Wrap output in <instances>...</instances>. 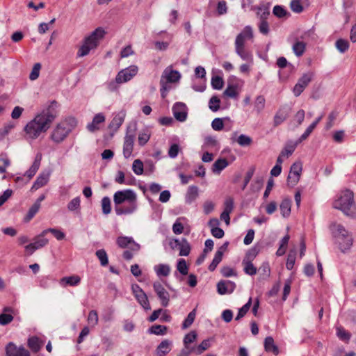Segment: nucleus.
Here are the masks:
<instances>
[{
    "mask_svg": "<svg viewBox=\"0 0 356 356\" xmlns=\"http://www.w3.org/2000/svg\"><path fill=\"white\" fill-rule=\"evenodd\" d=\"M337 49L341 53L346 52L349 48V42L344 39H339L335 43Z\"/></svg>",
    "mask_w": 356,
    "mask_h": 356,
    "instance_id": "nucleus-46",
    "label": "nucleus"
},
{
    "mask_svg": "<svg viewBox=\"0 0 356 356\" xmlns=\"http://www.w3.org/2000/svg\"><path fill=\"white\" fill-rule=\"evenodd\" d=\"M116 243L120 248H129L134 252H138L140 248V245L136 243L131 237L119 236L117 238Z\"/></svg>",
    "mask_w": 356,
    "mask_h": 356,
    "instance_id": "nucleus-12",
    "label": "nucleus"
},
{
    "mask_svg": "<svg viewBox=\"0 0 356 356\" xmlns=\"http://www.w3.org/2000/svg\"><path fill=\"white\" fill-rule=\"evenodd\" d=\"M58 103L53 101L49 106L42 110L29 122L24 128V138L27 140L37 139L51 127L57 116Z\"/></svg>",
    "mask_w": 356,
    "mask_h": 356,
    "instance_id": "nucleus-1",
    "label": "nucleus"
},
{
    "mask_svg": "<svg viewBox=\"0 0 356 356\" xmlns=\"http://www.w3.org/2000/svg\"><path fill=\"white\" fill-rule=\"evenodd\" d=\"M49 179V173H41L35 181L34 184L31 187V191H37L40 188L45 186Z\"/></svg>",
    "mask_w": 356,
    "mask_h": 356,
    "instance_id": "nucleus-22",
    "label": "nucleus"
},
{
    "mask_svg": "<svg viewBox=\"0 0 356 356\" xmlns=\"http://www.w3.org/2000/svg\"><path fill=\"white\" fill-rule=\"evenodd\" d=\"M7 356H30L29 352L24 347H17L14 343H9L6 348Z\"/></svg>",
    "mask_w": 356,
    "mask_h": 356,
    "instance_id": "nucleus-16",
    "label": "nucleus"
},
{
    "mask_svg": "<svg viewBox=\"0 0 356 356\" xmlns=\"http://www.w3.org/2000/svg\"><path fill=\"white\" fill-rule=\"evenodd\" d=\"M354 207V194L350 190L342 191L333 202V207L342 211L346 215H351Z\"/></svg>",
    "mask_w": 356,
    "mask_h": 356,
    "instance_id": "nucleus-5",
    "label": "nucleus"
},
{
    "mask_svg": "<svg viewBox=\"0 0 356 356\" xmlns=\"http://www.w3.org/2000/svg\"><path fill=\"white\" fill-rule=\"evenodd\" d=\"M177 270L183 275H186L188 273V266L184 259H179L177 264Z\"/></svg>",
    "mask_w": 356,
    "mask_h": 356,
    "instance_id": "nucleus-45",
    "label": "nucleus"
},
{
    "mask_svg": "<svg viewBox=\"0 0 356 356\" xmlns=\"http://www.w3.org/2000/svg\"><path fill=\"white\" fill-rule=\"evenodd\" d=\"M13 320V316L10 314H1L0 315V324L6 325Z\"/></svg>",
    "mask_w": 356,
    "mask_h": 356,
    "instance_id": "nucleus-64",
    "label": "nucleus"
},
{
    "mask_svg": "<svg viewBox=\"0 0 356 356\" xmlns=\"http://www.w3.org/2000/svg\"><path fill=\"white\" fill-rule=\"evenodd\" d=\"M27 345L33 353H38L43 346V342L38 337L34 336L29 338Z\"/></svg>",
    "mask_w": 356,
    "mask_h": 356,
    "instance_id": "nucleus-25",
    "label": "nucleus"
},
{
    "mask_svg": "<svg viewBox=\"0 0 356 356\" xmlns=\"http://www.w3.org/2000/svg\"><path fill=\"white\" fill-rule=\"evenodd\" d=\"M265 105L266 99L263 95H259L255 98L254 107L257 113H260L264 109Z\"/></svg>",
    "mask_w": 356,
    "mask_h": 356,
    "instance_id": "nucleus-33",
    "label": "nucleus"
},
{
    "mask_svg": "<svg viewBox=\"0 0 356 356\" xmlns=\"http://www.w3.org/2000/svg\"><path fill=\"white\" fill-rule=\"evenodd\" d=\"M259 30L263 35H268L269 33V24L267 21L261 20L259 24Z\"/></svg>",
    "mask_w": 356,
    "mask_h": 356,
    "instance_id": "nucleus-61",
    "label": "nucleus"
},
{
    "mask_svg": "<svg viewBox=\"0 0 356 356\" xmlns=\"http://www.w3.org/2000/svg\"><path fill=\"white\" fill-rule=\"evenodd\" d=\"M237 143L241 146H249L252 144V140L250 136L241 134L238 136L237 139Z\"/></svg>",
    "mask_w": 356,
    "mask_h": 356,
    "instance_id": "nucleus-55",
    "label": "nucleus"
},
{
    "mask_svg": "<svg viewBox=\"0 0 356 356\" xmlns=\"http://www.w3.org/2000/svg\"><path fill=\"white\" fill-rule=\"evenodd\" d=\"M241 84L238 80L234 83H229L227 88L224 91V95L231 98H237L241 90Z\"/></svg>",
    "mask_w": 356,
    "mask_h": 356,
    "instance_id": "nucleus-20",
    "label": "nucleus"
},
{
    "mask_svg": "<svg viewBox=\"0 0 356 356\" xmlns=\"http://www.w3.org/2000/svg\"><path fill=\"white\" fill-rule=\"evenodd\" d=\"M220 99L216 96H213L209 100V108L212 111H217L220 108Z\"/></svg>",
    "mask_w": 356,
    "mask_h": 356,
    "instance_id": "nucleus-54",
    "label": "nucleus"
},
{
    "mask_svg": "<svg viewBox=\"0 0 356 356\" xmlns=\"http://www.w3.org/2000/svg\"><path fill=\"white\" fill-rule=\"evenodd\" d=\"M229 163L226 159H219L216 160L212 166V171L214 173L220 174V172L225 169Z\"/></svg>",
    "mask_w": 356,
    "mask_h": 356,
    "instance_id": "nucleus-29",
    "label": "nucleus"
},
{
    "mask_svg": "<svg viewBox=\"0 0 356 356\" xmlns=\"http://www.w3.org/2000/svg\"><path fill=\"white\" fill-rule=\"evenodd\" d=\"M305 49L306 44L302 41H296L293 45V51L298 57L303 55L305 51Z\"/></svg>",
    "mask_w": 356,
    "mask_h": 356,
    "instance_id": "nucleus-34",
    "label": "nucleus"
},
{
    "mask_svg": "<svg viewBox=\"0 0 356 356\" xmlns=\"http://www.w3.org/2000/svg\"><path fill=\"white\" fill-rule=\"evenodd\" d=\"M134 139L135 134H129V132L127 131L124 137L123 145V155L126 159L129 158L133 152Z\"/></svg>",
    "mask_w": 356,
    "mask_h": 356,
    "instance_id": "nucleus-14",
    "label": "nucleus"
},
{
    "mask_svg": "<svg viewBox=\"0 0 356 356\" xmlns=\"http://www.w3.org/2000/svg\"><path fill=\"white\" fill-rule=\"evenodd\" d=\"M258 253L259 250L256 248H251L246 252L243 261L252 262V261L256 258Z\"/></svg>",
    "mask_w": 356,
    "mask_h": 356,
    "instance_id": "nucleus-52",
    "label": "nucleus"
},
{
    "mask_svg": "<svg viewBox=\"0 0 356 356\" xmlns=\"http://www.w3.org/2000/svg\"><path fill=\"white\" fill-rule=\"evenodd\" d=\"M292 11L296 13H300L303 11L302 0H292L290 3Z\"/></svg>",
    "mask_w": 356,
    "mask_h": 356,
    "instance_id": "nucleus-51",
    "label": "nucleus"
},
{
    "mask_svg": "<svg viewBox=\"0 0 356 356\" xmlns=\"http://www.w3.org/2000/svg\"><path fill=\"white\" fill-rule=\"evenodd\" d=\"M195 318V310L193 309L188 314L186 318L183 322L182 328L186 329L188 327H190L194 322Z\"/></svg>",
    "mask_w": 356,
    "mask_h": 356,
    "instance_id": "nucleus-50",
    "label": "nucleus"
},
{
    "mask_svg": "<svg viewBox=\"0 0 356 356\" xmlns=\"http://www.w3.org/2000/svg\"><path fill=\"white\" fill-rule=\"evenodd\" d=\"M337 336L339 339L344 342H348L351 337V334L346 330L342 326L337 327Z\"/></svg>",
    "mask_w": 356,
    "mask_h": 356,
    "instance_id": "nucleus-36",
    "label": "nucleus"
},
{
    "mask_svg": "<svg viewBox=\"0 0 356 356\" xmlns=\"http://www.w3.org/2000/svg\"><path fill=\"white\" fill-rule=\"evenodd\" d=\"M153 288L159 298L161 300V305L163 307H167L169 304L170 301V295L169 293L165 289L163 285L159 282H156L153 284Z\"/></svg>",
    "mask_w": 356,
    "mask_h": 356,
    "instance_id": "nucleus-13",
    "label": "nucleus"
},
{
    "mask_svg": "<svg viewBox=\"0 0 356 356\" xmlns=\"http://www.w3.org/2000/svg\"><path fill=\"white\" fill-rule=\"evenodd\" d=\"M243 270L245 274L249 275H254L257 273V269L251 261H242Z\"/></svg>",
    "mask_w": 356,
    "mask_h": 356,
    "instance_id": "nucleus-38",
    "label": "nucleus"
},
{
    "mask_svg": "<svg viewBox=\"0 0 356 356\" xmlns=\"http://www.w3.org/2000/svg\"><path fill=\"white\" fill-rule=\"evenodd\" d=\"M154 270L158 276L167 277L170 273V267L168 264H159L154 267Z\"/></svg>",
    "mask_w": 356,
    "mask_h": 356,
    "instance_id": "nucleus-31",
    "label": "nucleus"
},
{
    "mask_svg": "<svg viewBox=\"0 0 356 356\" xmlns=\"http://www.w3.org/2000/svg\"><path fill=\"white\" fill-rule=\"evenodd\" d=\"M264 349L268 353H272L275 355L279 354V348L275 345L272 337H267L264 340Z\"/></svg>",
    "mask_w": 356,
    "mask_h": 356,
    "instance_id": "nucleus-24",
    "label": "nucleus"
},
{
    "mask_svg": "<svg viewBox=\"0 0 356 356\" xmlns=\"http://www.w3.org/2000/svg\"><path fill=\"white\" fill-rule=\"evenodd\" d=\"M167 330L168 328L165 325H154L150 327L149 332L156 335H163L166 334Z\"/></svg>",
    "mask_w": 356,
    "mask_h": 356,
    "instance_id": "nucleus-42",
    "label": "nucleus"
},
{
    "mask_svg": "<svg viewBox=\"0 0 356 356\" xmlns=\"http://www.w3.org/2000/svg\"><path fill=\"white\" fill-rule=\"evenodd\" d=\"M80 207L79 197L72 199L67 204V208L70 211H75Z\"/></svg>",
    "mask_w": 356,
    "mask_h": 356,
    "instance_id": "nucleus-63",
    "label": "nucleus"
},
{
    "mask_svg": "<svg viewBox=\"0 0 356 356\" xmlns=\"http://www.w3.org/2000/svg\"><path fill=\"white\" fill-rule=\"evenodd\" d=\"M96 256L99 259L100 264L103 266H106L108 264V256L106 251L104 249H100L96 251Z\"/></svg>",
    "mask_w": 356,
    "mask_h": 356,
    "instance_id": "nucleus-43",
    "label": "nucleus"
},
{
    "mask_svg": "<svg viewBox=\"0 0 356 356\" xmlns=\"http://www.w3.org/2000/svg\"><path fill=\"white\" fill-rule=\"evenodd\" d=\"M162 77L165 78L167 83H175L180 79L181 74L178 71L173 70L172 66H169L164 70Z\"/></svg>",
    "mask_w": 356,
    "mask_h": 356,
    "instance_id": "nucleus-21",
    "label": "nucleus"
},
{
    "mask_svg": "<svg viewBox=\"0 0 356 356\" xmlns=\"http://www.w3.org/2000/svg\"><path fill=\"white\" fill-rule=\"evenodd\" d=\"M246 40L242 35H237L235 40L236 52L243 60H247L250 56V54L245 49Z\"/></svg>",
    "mask_w": 356,
    "mask_h": 356,
    "instance_id": "nucleus-15",
    "label": "nucleus"
},
{
    "mask_svg": "<svg viewBox=\"0 0 356 356\" xmlns=\"http://www.w3.org/2000/svg\"><path fill=\"white\" fill-rule=\"evenodd\" d=\"M187 196L191 201L195 200L196 197L198 196V188L195 186H189L188 189Z\"/></svg>",
    "mask_w": 356,
    "mask_h": 356,
    "instance_id": "nucleus-57",
    "label": "nucleus"
},
{
    "mask_svg": "<svg viewBox=\"0 0 356 356\" xmlns=\"http://www.w3.org/2000/svg\"><path fill=\"white\" fill-rule=\"evenodd\" d=\"M314 76V72H308L302 74L295 85L293 92L296 97H298L305 90V88L312 81Z\"/></svg>",
    "mask_w": 356,
    "mask_h": 356,
    "instance_id": "nucleus-9",
    "label": "nucleus"
},
{
    "mask_svg": "<svg viewBox=\"0 0 356 356\" xmlns=\"http://www.w3.org/2000/svg\"><path fill=\"white\" fill-rule=\"evenodd\" d=\"M234 209V199L227 197L224 202V212L231 213Z\"/></svg>",
    "mask_w": 356,
    "mask_h": 356,
    "instance_id": "nucleus-58",
    "label": "nucleus"
},
{
    "mask_svg": "<svg viewBox=\"0 0 356 356\" xmlns=\"http://www.w3.org/2000/svg\"><path fill=\"white\" fill-rule=\"evenodd\" d=\"M298 144H300V143H298V140L296 142H292V141L288 142L285 145V146L283 148V149L282 150V152H280L281 156H284L286 158L289 157L294 152V151Z\"/></svg>",
    "mask_w": 356,
    "mask_h": 356,
    "instance_id": "nucleus-28",
    "label": "nucleus"
},
{
    "mask_svg": "<svg viewBox=\"0 0 356 356\" xmlns=\"http://www.w3.org/2000/svg\"><path fill=\"white\" fill-rule=\"evenodd\" d=\"M87 321L89 325H90L92 327H95L98 324L99 322V318H98V314L96 310H91L90 311Z\"/></svg>",
    "mask_w": 356,
    "mask_h": 356,
    "instance_id": "nucleus-40",
    "label": "nucleus"
},
{
    "mask_svg": "<svg viewBox=\"0 0 356 356\" xmlns=\"http://www.w3.org/2000/svg\"><path fill=\"white\" fill-rule=\"evenodd\" d=\"M137 72L138 67L136 65H131L127 68L122 70L115 77L116 82L118 83L127 82L136 76Z\"/></svg>",
    "mask_w": 356,
    "mask_h": 356,
    "instance_id": "nucleus-11",
    "label": "nucleus"
},
{
    "mask_svg": "<svg viewBox=\"0 0 356 356\" xmlns=\"http://www.w3.org/2000/svg\"><path fill=\"white\" fill-rule=\"evenodd\" d=\"M273 13L278 18H283L289 15V13L284 7L278 5L274 6Z\"/></svg>",
    "mask_w": 356,
    "mask_h": 356,
    "instance_id": "nucleus-41",
    "label": "nucleus"
},
{
    "mask_svg": "<svg viewBox=\"0 0 356 356\" xmlns=\"http://www.w3.org/2000/svg\"><path fill=\"white\" fill-rule=\"evenodd\" d=\"M171 350V343L168 340L162 341L156 350V356H165Z\"/></svg>",
    "mask_w": 356,
    "mask_h": 356,
    "instance_id": "nucleus-26",
    "label": "nucleus"
},
{
    "mask_svg": "<svg viewBox=\"0 0 356 356\" xmlns=\"http://www.w3.org/2000/svg\"><path fill=\"white\" fill-rule=\"evenodd\" d=\"M330 229L336 243L339 245V248L342 252H344L350 248L353 245V238L342 225L332 222L330 225Z\"/></svg>",
    "mask_w": 356,
    "mask_h": 356,
    "instance_id": "nucleus-4",
    "label": "nucleus"
},
{
    "mask_svg": "<svg viewBox=\"0 0 356 356\" xmlns=\"http://www.w3.org/2000/svg\"><path fill=\"white\" fill-rule=\"evenodd\" d=\"M81 282V277L79 275H72L69 277H64L60 280V283L63 285L77 286Z\"/></svg>",
    "mask_w": 356,
    "mask_h": 356,
    "instance_id": "nucleus-30",
    "label": "nucleus"
},
{
    "mask_svg": "<svg viewBox=\"0 0 356 356\" xmlns=\"http://www.w3.org/2000/svg\"><path fill=\"white\" fill-rule=\"evenodd\" d=\"M302 171V163L300 161H296L291 166L286 182L288 186L293 188L298 184L300 181Z\"/></svg>",
    "mask_w": 356,
    "mask_h": 356,
    "instance_id": "nucleus-7",
    "label": "nucleus"
},
{
    "mask_svg": "<svg viewBox=\"0 0 356 356\" xmlns=\"http://www.w3.org/2000/svg\"><path fill=\"white\" fill-rule=\"evenodd\" d=\"M115 211L117 215H128L135 212L138 208L137 195L131 189L118 191L113 195Z\"/></svg>",
    "mask_w": 356,
    "mask_h": 356,
    "instance_id": "nucleus-2",
    "label": "nucleus"
},
{
    "mask_svg": "<svg viewBox=\"0 0 356 356\" xmlns=\"http://www.w3.org/2000/svg\"><path fill=\"white\" fill-rule=\"evenodd\" d=\"M224 85L223 79L219 76H216L211 79V86L214 89L220 90Z\"/></svg>",
    "mask_w": 356,
    "mask_h": 356,
    "instance_id": "nucleus-53",
    "label": "nucleus"
},
{
    "mask_svg": "<svg viewBox=\"0 0 356 356\" xmlns=\"http://www.w3.org/2000/svg\"><path fill=\"white\" fill-rule=\"evenodd\" d=\"M238 35H242L243 38L245 40H252L253 38V31L252 29L250 26H246L241 33H240Z\"/></svg>",
    "mask_w": 356,
    "mask_h": 356,
    "instance_id": "nucleus-56",
    "label": "nucleus"
},
{
    "mask_svg": "<svg viewBox=\"0 0 356 356\" xmlns=\"http://www.w3.org/2000/svg\"><path fill=\"white\" fill-rule=\"evenodd\" d=\"M228 243H225L223 245H222L216 252L214 255V258L213 259L214 261L220 263L222 259L223 252L225 250Z\"/></svg>",
    "mask_w": 356,
    "mask_h": 356,
    "instance_id": "nucleus-60",
    "label": "nucleus"
},
{
    "mask_svg": "<svg viewBox=\"0 0 356 356\" xmlns=\"http://www.w3.org/2000/svg\"><path fill=\"white\" fill-rule=\"evenodd\" d=\"M132 293L137 300L138 302L146 310L150 309V304L149 302L147 296L144 291L139 286V285L135 284L131 286Z\"/></svg>",
    "mask_w": 356,
    "mask_h": 356,
    "instance_id": "nucleus-10",
    "label": "nucleus"
},
{
    "mask_svg": "<svg viewBox=\"0 0 356 356\" xmlns=\"http://www.w3.org/2000/svg\"><path fill=\"white\" fill-rule=\"evenodd\" d=\"M227 12V6L225 1H220L217 5V13L218 15H222Z\"/></svg>",
    "mask_w": 356,
    "mask_h": 356,
    "instance_id": "nucleus-62",
    "label": "nucleus"
},
{
    "mask_svg": "<svg viewBox=\"0 0 356 356\" xmlns=\"http://www.w3.org/2000/svg\"><path fill=\"white\" fill-rule=\"evenodd\" d=\"M102 208L104 214L108 215L111 211V200L108 197H104L102 200Z\"/></svg>",
    "mask_w": 356,
    "mask_h": 356,
    "instance_id": "nucleus-48",
    "label": "nucleus"
},
{
    "mask_svg": "<svg viewBox=\"0 0 356 356\" xmlns=\"http://www.w3.org/2000/svg\"><path fill=\"white\" fill-rule=\"evenodd\" d=\"M197 338V334L195 331H191L188 334H186L184 339V343L185 346L192 343L195 341Z\"/></svg>",
    "mask_w": 356,
    "mask_h": 356,
    "instance_id": "nucleus-59",
    "label": "nucleus"
},
{
    "mask_svg": "<svg viewBox=\"0 0 356 356\" xmlns=\"http://www.w3.org/2000/svg\"><path fill=\"white\" fill-rule=\"evenodd\" d=\"M47 234H43V231L39 235L36 236L34 238V242L35 247L37 249L44 247L49 243V240L46 238L44 236Z\"/></svg>",
    "mask_w": 356,
    "mask_h": 356,
    "instance_id": "nucleus-32",
    "label": "nucleus"
},
{
    "mask_svg": "<svg viewBox=\"0 0 356 356\" xmlns=\"http://www.w3.org/2000/svg\"><path fill=\"white\" fill-rule=\"evenodd\" d=\"M150 136L151 133L147 129H143L140 131L138 137V143L139 145L144 146L149 140Z\"/></svg>",
    "mask_w": 356,
    "mask_h": 356,
    "instance_id": "nucleus-35",
    "label": "nucleus"
},
{
    "mask_svg": "<svg viewBox=\"0 0 356 356\" xmlns=\"http://www.w3.org/2000/svg\"><path fill=\"white\" fill-rule=\"evenodd\" d=\"M72 129V127L69 120H63L54 128L49 138L56 144H59L67 138Z\"/></svg>",
    "mask_w": 356,
    "mask_h": 356,
    "instance_id": "nucleus-6",
    "label": "nucleus"
},
{
    "mask_svg": "<svg viewBox=\"0 0 356 356\" xmlns=\"http://www.w3.org/2000/svg\"><path fill=\"white\" fill-rule=\"evenodd\" d=\"M134 172L137 175H140L143 173V163L140 159H136L132 165Z\"/></svg>",
    "mask_w": 356,
    "mask_h": 356,
    "instance_id": "nucleus-49",
    "label": "nucleus"
},
{
    "mask_svg": "<svg viewBox=\"0 0 356 356\" xmlns=\"http://www.w3.org/2000/svg\"><path fill=\"white\" fill-rule=\"evenodd\" d=\"M40 207L38 206V204H33L31 208L29 209L26 215L24 218V221L25 222H29L38 212Z\"/></svg>",
    "mask_w": 356,
    "mask_h": 356,
    "instance_id": "nucleus-39",
    "label": "nucleus"
},
{
    "mask_svg": "<svg viewBox=\"0 0 356 356\" xmlns=\"http://www.w3.org/2000/svg\"><path fill=\"white\" fill-rule=\"evenodd\" d=\"M105 34L106 32L102 28H97L90 35L84 38L82 45L77 51V56H86L90 53V50L96 49Z\"/></svg>",
    "mask_w": 356,
    "mask_h": 356,
    "instance_id": "nucleus-3",
    "label": "nucleus"
},
{
    "mask_svg": "<svg viewBox=\"0 0 356 356\" xmlns=\"http://www.w3.org/2000/svg\"><path fill=\"white\" fill-rule=\"evenodd\" d=\"M291 200L289 198L283 199L280 205V209L281 214L284 218H287L291 214Z\"/></svg>",
    "mask_w": 356,
    "mask_h": 356,
    "instance_id": "nucleus-27",
    "label": "nucleus"
},
{
    "mask_svg": "<svg viewBox=\"0 0 356 356\" xmlns=\"http://www.w3.org/2000/svg\"><path fill=\"white\" fill-rule=\"evenodd\" d=\"M106 120L105 115L102 113L96 114L91 123L88 124L87 129L90 132H95L100 129L101 124H104Z\"/></svg>",
    "mask_w": 356,
    "mask_h": 356,
    "instance_id": "nucleus-18",
    "label": "nucleus"
},
{
    "mask_svg": "<svg viewBox=\"0 0 356 356\" xmlns=\"http://www.w3.org/2000/svg\"><path fill=\"white\" fill-rule=\"evenodd\" d=\"M235 288V283L229 280H221L217 284V291L220 295L232 293Z\"/></svg>",
    "mask_w": 356,
    "mask_h": 356,
    "instance_id": "nucleus-17",
    "label": "nucleus"
},
{
    "mask_svg": "<svg viewBox=\"0 0 356 356\" xmlns=\"http://www.w3.org/2000/svg\"><path fill=\"white\" fill-rule=\"evenodd\" d=\"M289 115V111L285 106H281L276 112L273 118V126L277 127L284 122Z\"/></svg>",
    "mask_w": 356,
    "mask_h": 356,
    "instance_id": "nucleus-19",
    "label": "nucleus"
},
{
    "mask_svg": "<svg viewBox=\"0 0 356 356\" xmlns=\"http://www.w3.org/2000/svg\"><path fill=\"white\" fill-rule=\"evenodd\" d=\"M40 160L35 159L33 163L30 168L25 172L24 176L31 179L37 172L40 168Z\"/></svg>",
    "mask_w": 356,
    "mask_h": 356,
    "instance_id": "nucleus-37",
    "label": "nucleus"
},
{
    "mask_svg": "<svg viewBox=\"0 0 356 356\" xmlns=\"http://www.w3.org/2000/svg\"><path fill=\"white\" fill-rule=\"evenodd\" d=\"M252 305V298H250L249 300L246 304H245L239 310L238 312V314L235 318L236 321H238L243 318L247 312L249 311L250 307Z\"/></svg>",
    "mask_w": 356,
    "mask_h": 356,
    "instance_id": "nucleus-44",
    "label": "nucleus"
},
{
    "mask_svg": "<svg viewBox=\"0 0 356 356\" xmlns=\"http://www.w3.org/2000/svg\"><path fill=\"white\" fill-rule=\"evenodd\" d=\"M169 245L173 250H179V256H188L191 250V245L185 238H182L181 240L173 238L170 241Z\"/></svg>",
    "mask_w": 356,
    "mask_h": 356,
    "instance_id": "nucleus-8",
    "label": "nucleus"
},
{
    "mask_svg": "<svg viewBox=\"0 0 356 356\" xmlns=\"http://www.w3.org/2000/svg\"><path fill=\"white\" fill-rule=\"evenodd\" d=\"M47 233H51L57 240H63L65 236L64 232L55 228H49L43 230V234Z\"/></svg>",
    "mask_w": 356,
    "mask_h": 356,
    "instance_id": "nucleus-47",
    "label": "nucleus"
},
{
    "mask_svg": "<svg viewBox=\"0 0 356 356\" xmlns=\"http://www.w3.org/2000/svg\"><path fill=\"white\" fill-rule=\"evenodd\" d=\"M125 115L123 113L116 114L108 125V128L113 131H117L124 120Z\"/></svg>",
    "mask_w": 356,
    "mask_h": 356,
    "instance_id": "nucleus-23",
    "label": "nucleus"
}]
</instances>
